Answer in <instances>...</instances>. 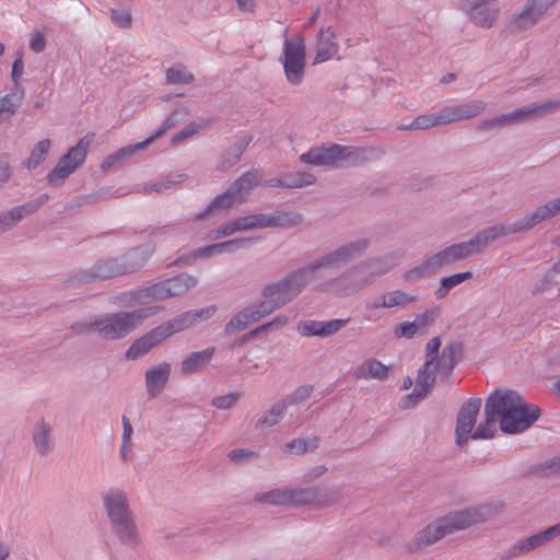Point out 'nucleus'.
Segmentation results:
<instances>
[{
    "instance_id": "13d9d810",
    "label": "nucleus",
    "mask_w": 560,
    "mask_h": 560,
    "mask_svg": "<svg viewBox=\"0 0 560 560\" xmlns=\"http://www.w3.org/2000/svg\"><path fill=\"white\" fill-rule=\"evenodd\" d=\"M245 328V314L243 312L237 313L225 326V334L228 336L236 335L242 332Z\"/></svg>"
},
{
    "instance_id": "f3484780",
    "label": "nucleus",
    "mask_w": 560,
    "mask_h": 560,
    "mask_svg": "<svg viewBox=\"0 0 560 560\" xmlns=\"http://www.w3.org/2000/svg\"><path fill=\"white\" fill-rule=\"evenodd\" d=\"M300 161L318 166H341V145L332 143L312 148L300 156Z\"/></svg>"
},
{
    "instance_id": "a878e982",
    "label": "nucleus",
    "mask_w": 560,
    "mask_h": 560,
    "mask_svg": "<svg viewBox=\"0 0 560 560\" xmlns=\"http://www.w3.org/2000/svg\"><path fill=\"white\" fill-rule=\"evenodd\" d=\"M389 366L383 364L375 358H371L354 369L353 376L357 380L373 378L377 381H386L389 376Z\"/></svg>"
},
{
    "instance_id": "c756f323",
    "label": "nucleus",
    "mask_w": 560,
    "mask_h": 560,
    "mask_svg": "<svg viewBox=\"0 0 560 560\" xmlns=\"http://www.w3.org/2000/svg\"><path fill=\"white\" fill-rule=\"evenodd\" d=\"M452 118L445 115V112L439 114L420 115L412 120L408 126L400 127L401 130H425L434 126L444 125L451 122Z\"/></svg>"
},
{
    "instance_id": "f8f14e48",
    "label": "nucleus",
    "mask_w": 560,
    "mask_h": 560,
    "mask_svg": "<svg viewBox=\"0 0 560 560\" xmlns=\"http://www.w3.org/2000/svg\"><path fill=\"white\" fill-rule=\"evenodd\" d=\"M559 106L560 102L549 101L540 105L521 107L511 113L481 121L478 130L486 131L500 126L518 124L534 117H541Z\"/></svg>"
},
{
    "instance_id": "bb28decb",
    "label": "nucleus",
    "mask_w": 560,
    "mask_h": 560,
    "mask_svg": "<svg viewBox=\"0 0 560 560\" xmlns=\"http://www.w3.org/2000/svg\"><path fill=\"white\" fill-rule=\"evenodd\" d=\"M463 353L464 346L462 342H451L443 348L441 358L435 366L440 369L445 376H448L452 374L456 363L463 358Z\"/></svg>"
},
{
    "instance_id": "0eeeda50",
    "label": "nucleus",
    "mask_w": 560,
    "mask_h": 560,
    "mask_svg": "<svg viewBox=\"0 0 560 560\" xmlns=\"http://www.w3.org/2000/svg\"><path fill=\"white\" fill-rule=\"evenodd\" d=\"M366 271L368 266L365 264L354 265L339 276L320 283L317 290L319 292H330L337 298L350 296L373 283V276L368 275Z\"/></svg>"
},
{
    "instance_id": "864d4df0",
    "label": "nucleus",
    "mask_w": 560,
    "mask_h": 560,
    "mask_svg": "<svg viewBox=\"0 0 560 560\" xmlns=\"http://www.w3.org/2000/svg\"><path fill=\"white\" fill-rule=\"evenodd\" d=\"M271 222V214H250L247 215V230L272 228Z\"/></svg>"
},
{
    "instance_id": "473e14b6",
    "label": "nucleus",
    "mask_w": 560,
    "mask_h": 560,
    "mask_svg": "<svg viewBox=\"0 0 560 560\" xmlns=\"http://www.w3.org/2000/svg\"><path fill=\"white\" fill-rule=\"evenodd\" d=\"M22 98V92L0 96V122L9 120L16 113Z\"/></svg>"
},
{
    "instance_id": "de8ad7c7",
    "label": "nucleus",
    "mask_w": 560,
    "mask_h": 560,
    "mask_svg": "<svg viewBox=\"0 0 560 560\" xmlns=\"http://www.w3.org/2000/svg\"><path fill=\"white\" fill-rule=\"evenodd\" d=\"M49 433L50 428L46 425L44 422L37 424L33 433V439L39 452H46L49 448Z\"/></svg>"
},
{
    "instance_id": "774afa93",
    "label": "nucleus",
    "mask_w": 560,
    "mask_h": 560,
    "mask_svg": "<svg viewBox=\"0 0 560 560\" xmlns=\"http://www.w3.org/2000/svg\"><path fill=\"white\" fill-rule=\"evenodd\" d=\"M545 467L551 471V474H560V455L545 463Z\"/></svg>"
},
{
    "instance_id": "72a5a7b5",
    "label": "nucleus",
    "mask_w": 560,
    "mask_h": 560,
    "mask_svg": "<svg viewBox=\"0 0 560 560\" xmlns=\"http://www.w3.org/2000/svg\"><path fill=\"white\" fill-rule=\"evenodd\" d=\"M471 278L472 272L470 271L459 272L442 278L439 288L435 290L436 299H444L451 289Z\"/></svg>"
},
{
    "instance_id": "f03ea898",
    "label": "nucleus",
    "mask_w": 560,
    "mask_h": 560,
    "mask_svg": "<svg viewBox=\"0 0 560 560\" xmlns=\"http://www.w3.org/2000/svg\"><path fill=\"white\" fill-rule=\"evenodd\" d=\"M560 214V197L537 207L527 212L522 219L506 224H495L479 231L472 238L466 242L453 244L452 248L458 261L479 254L490 243L509 234L525 232L540 222Z\"/></svg>"
},
{
    "instance_id": "6ab92c4d",
    "label": "nucleus",
    "mask_w": 560,
    "mask_h": 560,
    "mask_svg": "<svg viewBox=\"0 0 560 560\" xmlns=\"http://www.w3.org/2000/svg\"><path fill=\"white\" fill-rule=\"evenodd\" d=\"M544 15L545 13L536 4H532V0H528L518 13L511 16L505 30L510 33L530 30Z\"/></svg>"
},
{
    "instance_id": "052dcab7",
    "label": "nucleus",
    "mask_w": 560,
    "mask_h": 560,
    "mask_svg": "<svg viewBox=\"0 0 560 560\" xmlns=\"http://www.w3.org/2000/svg\"><path fill=\"white\" fill-rule=\"evenodd\" d=\"M46 48V37L42 31H34L30 38V49L36 54Z\"/></svg>"
},
{
    "instance_id": "9b49d317",
    "label": "nucleus",
    "mask_w": 560,
    "mask_h": 560,
    "mask_svg": "<svg viewBox=\"0 0 560 560\" xmlns=\"http://www.w3.org/2000/svg\"><path fill=\"white\" fill-rule=\"evenodd\" d=\"M92 141V136H85L71 148L48 173L47 182L49 185H61L80 165L85 161L88 150Z\"/></svg>"
},
{
    "instance_id": "393cba45",
    "label": "nucleus",
    "mask_w": 560,
    "mask_h": 560,
    "mask_svg": "<svg viewBox=\"0 0 560 560\" xmlns=\"http://www.w3.org/2000/svg\"><path fill=\"white\" fill-rule=\"evenodd\" d=\"M339 49L337 36L330 28H320L317 35L316 56L314 65L330 60Z\"/></svg>"
},
{
    "instance_id": "cd10ccee",
    "label": "nucleus",
    "mask_w": 560,
    "mask_h": 560,
    "mask_svg": "<svg viewBox=\"0 0 560 560\" xmlns=\"http://www.w3.org/2000/svg\"><path fill=\"white\" fill-rule=\"evenodd\" d=\"M214 348L210 347L202 351L188 354L180 364V372L184 375H191L203 370L212 360Z\"/></svg>"
},
{
    "instance_id": "2eb2a0df",
    "label": "nucleus",
    "mask_w": 560,
    "mask_h": 560,
    "mask_svg": "<svg viewBox=\"0 0 560 560\" xmlns=\"http://www.w3.org/2000/svg\"><path fill=\"white\" fill-rule=\"evenodd\" d=\"M462 10L474 24L483 28H490L500 13L498 0H463Z\"/></svg>"
},
{
    "instance_id": "0e129e2a",
    "label": "nucleus",
    "mask_w": 560,
    "mask_h": 560,
    "mask_svg": "<svg viewBox=\"0 0 560 560\" xmlns=\"http://www.w3.org/2000/svg\"><path fill=\"white\" fill-rule=\"evenodd\" d=\"M200 128H201L200 126H195V125H189V126L185 127L180 132L176 133L172 138V143L177 144L182 140H185L186 138L196 133Z\"/></svg>"
},
{
    "instance_id": "7c9ffc66",
    "label": "nucleus",
    "mask_w": 560,
    "mask_h": 560,
    "mask_svg": "<svg viewBox=\"0 0 560 560\" xmlns=\"http://www.w3.org/2000/svg\"><path fill=\"white\" fill-rule=\"evenodd\" d=\"M486 108V104L482 101H472L470 103L457 106L452 112H445L452 121L459 119H469L481 114Z\"/></svg>"
},
{
    "instance_id": "6e6552de",
    "label": "nucleus",
    "mask_w": 560,
    "mask_h": 560,
    "mask_svg": "<svg viewBox=\"0 0 560 560\" xmlns=\"http://www.w3.org/2000/svg\"><path fill=\"white\" fill-rule=\"evenodd\" d=\"M104 502L113 528L119 539L125 542L136 541L138 530L128 510L126 495L119 490H109L104 497Z\"/></svg>"
},
{
    "instance_id": "3c124183",
    "label": "nucleus",
    "mask_w": 560,
    "mask_h": 560,
    "mask_svg": "<svg viewBox=\"0 0 560 560\" xmlns=\"http://www.w3.org/2000/svg\"><path fill=\"white\" fill-rule=\"evenodd\" d=\"M394 336L397 339L408 338L411 339L416 336H421L417 325L412 322H402L395 326Z\"/></svg>"
},
{
    "instance_id": "4d7b16f0",
    "label": "nucleus",
    "mask_w": 560,
    "mask_h": 560,
    "mask_svg": "<svg viewBox=\"0 0 560 560\" xmlns=\"http://www.w3.org/2000/svg\"><path fill=\"white\" fill-rule=\"evenodd\" d=\"M558 282H559V281H558V279H557V277L553 275V272H550V271L548 270V271L545 273V276L542 277V279H541V280H539V281L535 284V287H534V289H533L532 293H533L534 295L539 294V293H542V292H545V291H547V290H550V289H551L553 285H556Z\"/></svg>"
},
{
    "instance_id": "79ce46f5",
    "label": "nucleus",
    "mask_w": 560,
    "mask_h": 560,
    "mask_svg": "<svg viewBox=\"0 0 560 560\" xmlns=\"http://www.w3.org/2000/svg\"><path fill=\"white\" fill-rule=\"evenodd\" d=\"M432 273H436V270L430 259V257L428 259H425L423 262H421L420 265L409 269L408 271H406L404 273V279L405 281L407 282H415L428 275H432Z\"/></svg>"
},
{
    "instance_id": "bf43d9fd",
    "label": "nucleus",
    "mask_w": 560,
    "mask_h": 560,
    "mask_svg": "<svg viewBox=\"0 0 560 560\" xmlns=\"http://www.w3.org/2000/svg\"><path fill=\"white\" fill-rule=\"evenodd\" d=\"M350 322V318L345 319H331L329 322H323L322 337H328L337 331H339L342 327H345Z\"/></svg>"
},
{
    "instance_id": "49530a36",
    "label": "nucleus",
    "mask_w": 560,
    "mask_h": 560,
    "mask_svg": "<svg viewBox=\"0 0 560 560\" xmlns=\"http://www.w3.org/2000/svg\"><path fill=\"white\" fill-rule=\"evenodd\" d=\"M120 268L115 261H103L95 266L92 275L94 279H108L120 275Z\"/></svg>"
},
{
    "instance_id": "4be33fe9",
    "label": "nucleus",
    "mask_w": 560,
    "mask_h": 560,
    "mask_svg": "<svg viewBox=\"0 0 560 560\" xmlns=\"http://www.w3.org/2000/svg\"><path fill=\"white\" fill-rule=\"evenodd\" d=\"M500 422V415L494 402L492 393L486 399L485 404V420L480 422L477 429L471 433V439L483 440L492 439L495 435V421Z\"/></svg>"
},
{
    "instance_id": "58836bf2",
    "label": "nucleus",
    "mask_w": 560,
    "mask_h": 560,
    "mask_svg": "<svg viewBox=\"0 0 560 560\" xmlns=\"http://www.w3.org/2000/svg\"><path fill=\"white\" fill-rule=\"evenodd\" d=\"M440 316L439 307H431L425 310L423 313L418 314L413 320L417 325L420 335L429 332L430 327L434 324L435 319Z\"/></svg>"
},
{
    "instance_id": "e433bc0d",
    "label": "nucleus",
    "mask_w": 560,
    "mask_h": 560,
    "mask_svg": "<svg viewBox=\"0 0 560 560\" xmlns=\"http://www.w3.org/2000/svg\"><path fill=\"white\" fill-rule=\"evenodd\" d=\"M316 180L315 176L311 173L298 172L293 174H288L280 180H278L279 185L287 188H300L304 186H308L314 184Z\"/></svg>"
},
{
    "instance_id": "e2e57ef3",
    "label": "nucleus",
    "mask_w": 560,
    "mask_h": 560,
    "mask_svg": "<svg viewBox=\"0 0 560 560\" xmlns=\"http://www.w3.org/2000/svg\"><path fill=\"white\" fill-rule=\"evenodd\" d=\"M112 21L120 27H129L131 25V14L126 10H113Z\"/></svg>"
},
{
    "instance_id": "69168bd1",
    "label": "nucleus",
    "mask_w": 560,
    "mask_h": 560,
    "mask_svg": "<svg viewBox=\"0 0 560 560\" xmlns=\"http://www.w3.org/2000/svg\"><path fill=\"white\" fill-rule=\"evenodd\" d=\"M288 324V317L283 315H279L275 317L272 320L264 324L266 328L268 329V334L276 331L282 327H284Z\"/></svg>"
},
{
    "instance_id": "b1692460",
    "label": "nucleus",
    "mask_w": 560,
    "mask_h": 560,
    "mask_svg": "<svg viewBox=\"0 0 560 560\" xmlns=\"http://www.w3.org/2000/svg\"><path fill=\"white\" fill-rule=\"evenodd\" d=\"M378 155V150L373 147L341 145V166H360L371 162Z\"/></svg>"
},
{
    "instance_id": "c9c22d12",
    "label": "nucleus",
    "mask_w": 560,
    "mask_h": 560,
    "mask_svg": "<svg viewBox=\"0 0 560 560\" xmlns=\"http://www.w3.org/2000/svg\"><path fill=\"white\" fill-rule=\"evenodd\" d=\"M173 122H168V120L165 122V127L161 130H159L156 133H154L153 136L149 137L148 139H145L144 141L142 142H139V143H136V144H132V145H127V147H124L121 149H119L117 152H115L114 154L110 155V159H117V160H122V159H126L128 156H130L132 153H135L136 151H139V150H142L144 149L147 145H149L154 139L159 138L161 135H163V132L165 131V129H167Z\"/></svg>"
},
{
    "instance_id": "f257e3e1",
    "label": "nucleus",
    "mask_w": 560,
    "mask_h": 560,
    "mask_svg": "<svg viewBox=\"0 0 560 560\" xmlns=\"http://www.w3.org/2000/svg\"><path fill=\"white\" fill-rule=\"evenodd\" d=\"M502 508V504L488 503L471 509L450 512L416 532L413 537L405 544L404 548L409 555L420 552L448 534L490 520L493 515L500 513Z\"/></svg>"
},
{
    "instance_id": "603ef678",
    "label": "nucleus",
    "mask_w": 560,
    "mask_h": 560,
    "mask_svg": "<svg viewBox=\"0 0 560 560\" xmlns=\"http://www.w3.org/2000/svg\"><path fill=\"white\" fill-rule=\"evenodd\" d=\"M441 348L440 337L432 338L425 347V362L427 365H435L439 361V350Z\"/></svg>"
},
{
    "instance_id": "c85d7f7f",
    "label": "nucleus",
    "mask_w": 560,
    "mask_h": 560,
    "mask_svg": "<svg viewBox=\"0 0 560 560\" xmlns=\"http://www.w3.org/2000/svg\"><path fill=\"white\" fill-rule=\"evenodd\" d=\"M51 148L49 139H42L35 143L30 155L22 162V166L28 171L37 168L47 158Z\"/></svg>"
},
{
    "instance_id": "4468645a",
    "label": "nucleus",
    "mask_w": 560,
    "mask_h": 560,
    "mask_svg": "<svg viewBox=\"0 0 560 560\" xmlns=\"http://www.w3.org/2000/svg\"><path fill=\"white\" fill-rule=\"evenodd\" d=\"M290 506L314 505L326 508L334 505L341 499V492L337 489L308 487L289 490Z\"/></svg>"
},
{
    "instance_id": "a19ab883",
    "label": "nucleus",
    "mask_w": 560,
    "mask_h": 560,
    "mask_svg": "<svg viewBox=\"0 0 560 560\" xmlns=\"http://www.w3.org/2000/svg\"><path fill=\"white\" fill-rule=\"evenodd\" d=\"M243 247V241L242 240H231L228 242L210 245L208 247H205L198 252L199 256L208 257L213 254H220L223 252H233L236 249H240Z\"/></svg>"
},
{
    "instance_id": "ea45409f",
    "label": "nucleus",
    "mask_w": 560,
    "mask_h": 560,
    "mask_svg": "<svg viewBox=\"0 0 560 560\" xmlns=\"http://www.w3.org/2000/svg\"><path fill=\"white\" fill-rule=\"evenodd\" d=\"M255 500L259 503H269L272 505H289V490H272L266 493H259Z\"/></svg>"
},
{
    "instance_id": "6e6d98bb",
    "label": "nucleus",
    "mask_w": 560,
    "mask_h": 560,
    "mask_svg": "<svg viewBox=\"0 0 560 560\" xmlns=\"http://www.w3.org/2000/svg\"><path fill=\"white\" fill-rule=\"evenodd\" d=\"M323 327V322H318V320H304V322H301L298 326V330L303 335V336H317V337H322V328Z\"/></svg>"
},
{
    "instance_id": "09e8293b",
    "label": "nucleus",
    "mask_w": 560,
    "mask_h": 560,
    "mask_svg": "<svg viewBox=\"0 0 560 560\" xmlns=\"http://www.w3.org/2000/svg\"><path fill=\"white\" fill-rule=\"evenodd\" d=\"M26 212V207H16L0 215V232L5 231L19 220H21Z\"/></svg>"
},
{
    "instance_id": "39448f33",
    "label": "nucleus",
    "mask_w": 560,
    "mask_h": 560,
    "mask_svg": "<svg viewBox=\"0 0 560 560\" xmlns=\"http://www.w3.org/2000/svg\"><path fill=\"white\" fill-rule=\"evenodd\" d=\"M215 311V306H208L198 311L186 312L174 317L136 340L127 350L126 358L135 360L145 354L152 348L159 346L174 334L183 331L196 323L210 318L214 315Z\"/></svg>"
},
{
    "instance_id": "7ed1b4c3",
    "label": "nucleus",
    "mask_w": 560,
    "mask_h": 560,
    "mask_svg": "<svg viewBox=\"0 0 560 560\" xmlns=\"http://www.w3.org/2000/svg\"><path fill=\"white\" fill-rule=\"evenodd\" d=\"M310 280L302 268L288 273L276 282L264 287L262 300L247 308V324L258 322L290 303L308 284Z\"/></svg>"
},
{
    "instance_id": "2f4dec72",
    "label": "nucleus",
    "mask_w": 560,
    "mask_h": 560,
    "mask_svg": "<svg viewBox=\"0 0 560 560\" xmlns=\"http://www.w3.org/2000/svg\"><path fill=\"white\" fill-rule=\"evenodd\" d=\"M381 304L386 308L406 307L417 301V296L400 290H395L380 295Z\"/></svg>"
},
{
    "instance_id": "f704fd0d",
    "label": "nucleus",
    "mask_w": 560,
    "mask_h": 560,
    "mask_svg": "<svg viewBox=\"0 0 560 560\" xmlns=\"http://www.w3.org/2000/svg\"><path fill=\"white\" fill-rule=\"evenodd\" d=\"M272 228L289 229L302 224L303 217L299 212L276 211L271 213Z\"/></svg>"
},
{
    "instance_id": "a18cd8bd",
    "label": "nucleus",
    "mask_w": 560,
    "mask_h": 560,
    "mask_svg": "<svg viewBox=\"0 0 560 560\" xmlns=\"http://www.w3.org/2000/svg\"><path fill=\"white\" fill-rule=\"evenodd\" d=\"M430 259L436 271L444 266L452 265L458 261L454 253V249L452 248V245L438 252L436 254L431 256Z\"/></svg>"
},
{
    "instance_id": "aec40b11",
    "label": "nucleus",
    "mask_w": 560,
    "mask_h": 560,
    "mask_svg": "<svg viewBox=\"0 0 560 560\" xmlns=\"http://www.w3.org/2000/svg\"><path fill=\"white\" fill-rule=\"evenodd\" d=\"M560 536V522L553 526H550L537 534H534L527 538L518 540L513 547V555L520 556L528 553L534 549L544 546L552 539Z\"/></svg>"
},
{
    "instance_id": "ddd939ff",
    "label": "nucleus",
    "mask_w": 560,
    "mask_h": 560,
    "mask_svg": "<svg viewBox=\"0 0 560 560\" xmlns=\"http://www.w3.org/2000/svg\"><path fill=\"white\" fill-rule=\"evenodd\" d=\"M197 283L196 278L188 275H179L165 281L155 283L137 294V300L147 302L151 300H165L182 295Z\"/></svg>"
},
{
    "instance_id": "338daca9",
    "label": "nucleus",
    "mask_w": 560,
    "mask_h": 560,
    "mask_svg": "<svg viewBox=\"0 0 560 560\" xmlns=\"http://www.w3.org/2000/svg\"><path fill=\"white\" fill-rule=\"evenodd\" d=\"M23 70H24V65H23L22 56H19L12 65V79L16 85L19 83L20 78L23 74Z\"/></svg>"
},
{
    "instance_id": "37998d69",
    "label": "nucleus",
    "mask_w": 560,
    "mask_h": 560,
    "mask_svg": "<svg viewBox=\"0 0 560 560\" xmlns=\"http://www.w3.org/2000/svg\"><path fill=\"white\" fill-rule=\"evenodd\" d=\"M166 79L172 84H188L194 81V75L183 65H175L166 71Z\"/></svg>"
},
{
    "instance_id": "4c0bfd02",
    "label": "nucleus",
    "mask_w": 560,
    "mask_h": 560,
    "mask_svg": "<svg viewBox=\"0 0 560 560\" xmlns=\"http://www.w3.org/2000/svg\"><path fill=\"white\" fill-rule=\"evenodd\" d=\"M319 445V438L312 436L307 439H295L285 444V451L291 454L301 455L308 450L317 448Z\"/></svg>"
},
{
    "instance_id": "a211bd4d",
    "label": "nucleus",
    "mask_w": 560,
    "mask_h": 560,
    "mask_svg": "<svg viewBox=\"0 0 560 560\" xmlns=\"http://www.w3.org/2000/svg\"><path fill=\"white\" fill-rule=\"evenodd\" d=\"M436 370L439 369L435 365H427V363H424L419 369L416 380V388L412 390L411 394L406 396V402L404 408H409L410 405L415 406L425 398V396L430 393L431 388L435 384Z\"/></svg>"
},
{
    "instance_id": "423d86ee",
    "label": "nucleus",
    "mask_w": 560,
    "mask_h": 560,
    "mask_svg": "<svg viewBox=\"0 0 560 560\" xmlns=\"http://www.w3.org/2000/svg\"><path fill=\"white\" fill-rule=\"evenodd\" d=\"M369 245L370 242L368 238H359L357 241L346 243L338 248L319 256L302 269L311 281L320 270L339 269L353 259L359 258L368 249Z\"/></svg>"
},
{
    "instance_id": "dca6fc26",
    "label": "nucleus",
    "mask_w": 560,
    "mask_h": 560,
    "mask_svg": "<svg viewBox=\"0 0 560 560\" xmlns=\"http://www.w3.org/2000/svg\"><path fill=\"white\" fill-rule=\"evenodd\" d=\"M480 407V398H469L460 407L457 413L455 430L457 445L463 446L468 442V436L475 427Z\"/></svg>"
},
{
    "instance_id": "20e7f679",
    "label": "nucleus",
    "mask_w": 560,
    "mask_h": 560,
    "mask_svg": "<svg viewBox=\"0 0 560 560\" xmlns=\"http://www.w3.org/2000/svg\"><path fill=\"white\" fill-rule=\"evenodd\" d=\"M492 396L500 415V430L505 434L528 430L541 416L540 408L527 402L516 390L498 388Z\"/></svg>"
},
{
    "instance_id": "5fc2aeb1",
    "label": "nucleus",
    "mask_w": 560,
    "mask_h": 560,
    "mask_svg": "<svg viewBox=\"0 0 560 560\" xmlns=\"http://www.w3.org/2000/svg\"><path fill=\"white\" fill-rule=\"evenodd\" d=\"M245 228V224L242 220L235 221L233 223L226 224L218 230L211 231L208 235L211 240H218L220 237L229 236L234 232L242 230Z\"/></svg>"
},
{
    "instance_id": "8fccbe9b",
    "label": "nucleus",
    "mask_w": 560,
    "mask_h": 560,
    "mask_svg": "<svg viewBox=\"0 0 560 560\" xmlns=\"http://www.w3.org/2000/svg\"><path fill=\"white\" fill-rule=\"evenodd\" d=\"M314 387L312 385H304L298 387L293 394L289 395L284 399H282V402H285V406L289 405H298L303 401H305L313 393Z\"/></svg>"
},
{
    "instance_id": "680f3d73",
    "label": "nucleus",
    "mask_w": 560,
    "mask_h": 560,
    "mask_svg": "<svg viewBox=\"0 0 560 560\" xmlns=\"http://www.w3.org/2000/svg\"><path fill=\"white\" fill-rule=\"evenodd\" d=\"M238 398L240 396L236 394L218 396L212 399V405L218 409H229L237 402Z\"/></svg>"
},
{
    "instance_id": "c03bdc74",
    "label": "nucleus",
    "mask_w": 560,
    "mask_h": 560,
    "mask_svg": "<svg viewBox=\"0 0 560 560\" xmlns=\"http://www.w3.org/2000/svg\"><path fill=\"white\" fill-rule=\"evenodd\" d=\"M285 409V402H282L281 400L278 401L271 407L267 415H265L260 420H258L257 427L264 428L277 424L281 420Z\"/></svg>"
},
{
    "instance_id": "9d476101",
    "label": "nucleus",
    "mask_w": 560,
    "mask_h": 560,
    "mask_svg": "<svg viewBox=\"0 0 560 560\" xmlns=\"http://www.w3.org/2000/svg\"><path fill=\"white\" fill-rule=\"evenodd\" d=\"M306 50L301 35L285 36L283 45V69L285 79L293 85H299L304 78Z\"/></svg>"
},
{
    "instance_id": "5701e85b",
    "label": "nucleus",
    "mask_w": 560,
    "mask_h": 560,
    "mask_svg": "<svg viewBox=\"0 0 560 560\" xmlns=\"http://www.w3.org/2000/svg\"><path fill=\"white\" fill-rule=\"evenodd\" d=\"M171 375V364L167 362L152 366L145 372V387L150 397L158 396L166 386Z\"/></svg>"
},
{
    "instance_id": "412c9836",
    "label": "nucleus",
    "mask_w": 560,
    "mask_h": 560,
    "mask_svg": "<svg viewBox=\"0 0 560 560\" xmlns=\"http://www.w3.org/2000/svg\"><path fill=\"white\" fill-rule=\"evenodd\" d=\"M244 185L242 179H238L230 189L223 195L217 197L208 208L200 213L197 219H202L207 215L213 214L220 210L228 209L233 205L241 203L244 199Z\"/></svg>"
},
{
    "instance_id": "1a4fd4ad",
    "label": "nucleus",
    "mask_w": 560,
    "mask_h": 560,
    "mask_svg": "<svg viewBox=\"0 0 560 560\" xmlns=\"http://www.w3.org/2000/svg\"><path fill=\"white\" fill-rule=\"evenodd\" d=\"M158 308H142L133 312H124L105 317L94 324V328L107 339L122 338L137 327Z\"/></svg>"
}]
</instances>
